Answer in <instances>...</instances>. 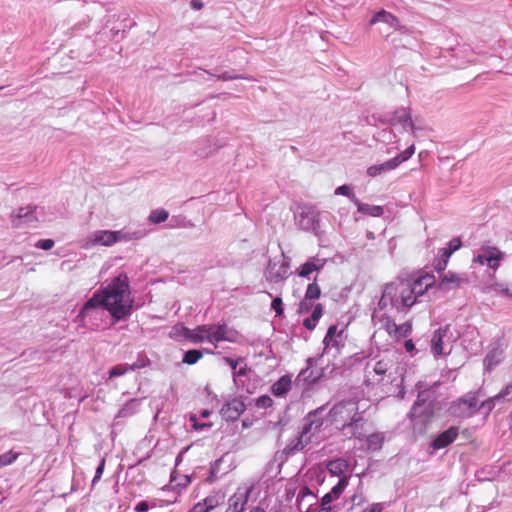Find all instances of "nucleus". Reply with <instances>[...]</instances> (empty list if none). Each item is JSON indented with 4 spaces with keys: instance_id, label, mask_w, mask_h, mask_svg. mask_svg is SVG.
I'll use <instances>...</instances> for the list:
<instances>
[{
    "instance_id": "obj_33",
    "label": "nucleus",
    "mask_w": 512,
    "mask_h": 512,
    "mask_svg": "<svg viewBox=\"0 0 512 512\" xmlns=\"http://www.w3.org/2000/svg\"><path fill=\"white\" fill-rule=\"evenodd\" d=\"M357 210L359 213L366 214L373 217H381L384 214V208L379 205H370L366 203H362L358 200V204H356Z\"/></svg>"
},
{
    "instance_id": "obj_52",
    "label": "nucleus",
    "mask_w": 512,
    "mask_h": 512,
    "mask_svg": "<svg viewBox=\"0 0 512 512\" xmlns=\"http://www.w3.org/2000/svg\"><path fill=\"white\" fill-rule=\"evenodd\" d=\"M313 311L311 314L312 320H314L316 323H318L319 319L322 317L323 314V306L322 304L318 303L317 305L313 306Z\"/></svg>"
},
{
    "instance_id": "obj_21",
    "label": "nucleus",
    "mask_w": 512,
    "mask_h": 512,
    "mask_svg": "<svg viewBox=\"0 0 512 512\" xmlns=\"http://www.w3.org/2000/svg\"><path fill=\"white\" fill-rule=\"evenodd\" d=\"M327 263L326 258L319 256L309 257L298 269V276L306 279H310V275L313 272L321 271Z\"/></svg>"
},
{
    "instance_id": "obj_7",
    "label": "nucleus",
    "mask_w": 512,
    "mask_h": 512,
    "mask_svg": "<svg viewBox=\"0 0 512 512\" xmlns=\"http://www.w3.org/2000/svg\"><path fill=\"white\" fill-rule=\"evenodd\" d=\"M290 259L281 253V258L270 259L264 271L265 279L274 284L283 283L289 277Z\"/></svg>"
},
{
    "instance_id": "obj_56",
    "label": "nucleus",
    "mask_w": 512,
    "mask_h": 512,
    "mask_svg": "<svg viewBox=\"0 0 512 512\" xmlns=\"http://www.w3.org/2000/svg\"><path fill=\"white\" fill-rule=\"evenodd\" d=\"M149 504L147 501H140L139 503H137V505L135 506L134 510L136 512H147L149 510Z\"/></svg>"
},
{
    "instance_id": "obj_14",
    "label": "nucleus",
    "mask_w": 512,
    "mask_h": 512,
    "mask_svg": "<svg viewBox=\"0 0 512 512\" xmlns=\"http://www.w3.org/2000/svg\"><path fill=\"white\" fill-rule=\"evenodd\" d=\"M390 126L400 125L403 130H410L412 134L418 129L412 120L410 110L407 108H400L396 110L393 115L387 120Z\"/></svg>"
},
{
    "instance_id": "obj_45",
    "label": "nucleus",
    "mask_w": 512,
    "mask_h": 512,
    "mask_svg": "<svg viewBox=\"0 0 512 512\" xmlns=\"http://www.w3.org/2000/svg\"><path fill=\"white\" fill-rule=\"evenodd\" d=\"M375 137H376V140H378L380 142L390 143V142H392L395 135L390 128H385V129L380 130Z\"/></svg>"
},
{
    "instance_id": "obj_9",
    "label": "nucleus",
    "mask_w": 512,
    "mask_h": 512,
    "mask_svg": "<svg viewBox=\"0 0 512 512\" xmlns=\"http://www.w3.org/2000/svg\"><path fill=\"white\" fill-rule=\"evenodd\" d=\"M414 153L415 145L412 143L402 153L396 155L395 157L383 163L369 166L367 168V175L370 177H377L395 170L400 164L410 159Z\"/></svg>"
},
{
    "instance_id": "obj_46",
    "label": "nucleus",
    "mask_w": 512,
    "mask_h": 512,
    "mask_svg": "<svg viewBox=\"0 0 512 512\" xmlns=\"http://www.w3.org/2000/svg\"><path fill=\"white\" fill-rule=\"evenodd\" d=\"M150 364L149 358L144 354H139L137 360L129 365L131 371H135L141 368H145Z\"/></svg>"
},
{
    "instance_id": "obj_28",
    "label": "nucleus",
    "mask_w": 512,
    "mask_h": 512,
    "mask_svg": "<svg viewBox=\"0 0 512 512\" xmlns=\"http://www.w3.org/2000/svg\"><path fill=\"white\" fill-rule=\"evenodd\" d=\"M298 224L305 231L316 232L319 228V221L312 210H303L298 215Z\"/></svg>"
},
{
    "instance_id": "obj_41",
    "label": "nucleus",
    "mask_w": 512,
    "mask_h": 512,
    "mask_svg": "<svg viewBox=\"0 0 512 512\" xmlns=\"http://www.w3.org/2000/svg\"><path fill=\"white\" fill-rule=\"evenodd\" d=\"M168 212L164 209H156L150 213L149 220L155 224H160L168 219Z\"/></svg>"
},
{
    "instance_id": "obj_55",
    "label": "nucleus",
    "mask_w": 512,
    "mask_h": 512,
    "mask_svg": "<svg viewBox=\"0 0 512 512\" xmlns=\"http://www.w3.org/2000/svg\"><path fill=\"white\" fill-rule=\"evenodd\" d=\"M305 497L315 498L314 494L307 487H303L300 490V492L297 496V502L300 503V501H302Z\"/></svg>"
},
{
    "instance_id": "obj_38",
    "label": "nucleus",
    "mask_w": 512,
    "mask_h": 512,
    "mask_svg": "<svg viewBox=\"0 0 512 512\" xmlns=\"http://www.w3.org/2000/svg\"><path fill=\"white\" fill-rule=\"evenodd\" d=\"M349 478H350L349 476H342V477H340L338 482H337V484L332 487L330 493L336 499H338L340 497V495L344 492V490L348 486Z\"/></svg>"
},
{
    "instance_id": "obj_31",
    "label": "nucleus",
    "mask_w": 512,
    "mask_h": 512,
    "mask_svg": "<svg viewBox=\"0 0 512 512\" xmlns=\"http://www.w3.org/2000/svg\"><path fill=\"white\" fill-rule=\"evenodd\" d=\"M140 404L141 401L139 399L133 398L128 400L118 411L115 419L131 417L139 411Z\"/></svg>"
},
{
    "instance_id": "obj_43",
    "label": "nucleus",
    "mask_w": 512,
    "mask_h": 512,
    "mask_svg": "<svg viewBox=\"0 0 512 512\" xmlns=\"http://www.w3.org/2000/svg\"><path fill=\"white\" fill-rule=\"evenodd\" d=\"M129 371H131L129 364H118L110 369L109 376L110 378L120 377L125 375Z\"/></svg>"
},
{
    "instance_id": "obj_54",
    "label": "nucleus",
    "mask_w": 512,
    "mask_h": 512,
    "mask_svg": "<svg viewBox=\"0 0 512 512\" xmlns=\"http://www.w3.org/2000/svg\"><path fill=\"white\" fill-rule=\"evenodd\" d=\"M190 421L192 422V426L193 428L196 430V431H200V430H203L205 427H211V424H207V423H198L197 421V417L195 415H192L190 417Z\"/></svg>"
},
{
    "instance_id": "obj_32",
    "label": "nucleus",
    "mask_w": 512,
    "mask_h": 512,
    "mask_svg": "<svg viewBox=\"0 0 512 512\" xmlns=\"http://www.w3.org/2000/svg\"><path fill=\"white\" fill-rule=\"evenodd\" d=\"M348 462L343 458H337L327 463V470L331 475L334 476H345V472L348 470Z\"/></svg>"
},
{
    "instance_id": "obj_2",
    "label": "nucleus",
    "mask_w": 512,
    "mask_h": 512,
    "mask_svg": "<svg viewBox=\"0 0 512 512\" xmlns=\"http://www.w3.org/2000/svg\"><path fill=\"white\" fill-rule=\"evenodd\" d=\"M433 284L434 277L429 274L386 284L372 313L373 324L379 328L392 318L388 307L406 313Z\"/></svg>"
},
{
    "instance_id": "obj_27",
    "label": "nucleus",
    "mask_w": 512,
    "mask_h": 512,
    "mask_svg": "<svg viewBox=\"0 0 512 512\" xmlns=\"http://www.w3.org/2000/svg\"><path fill=\"white\" fill-rule=\"evenodd\" d=\"M377 22H383V23L389 25L390 27L394 28L395 30L406 32V27L402 26L400 24L399 19L388 11L380 10L370 20L371 25H373Z\"/></svg>"
},
{
    "instance_id": "obj_30",
    "label": "nucleus",
    "mask_w": 512,
    "mask_h": 512,
    "mask_svg": "<svg viewBox=\"0 0 512 512\" xmlns=\"http://www.w3.org/2000/svg\"><path fill=\"white\" fill-rule=\"evenodd\" d=\"M503 357V350L500 347H495L488 351L484 358V367L485 370L491 371L495 366H497Z\"/></svg>"
},
{
    "instance_id": "obj_36",
    "label": "nucleus",
    "mask_w": 512,
    "mask_h": 512,
    "mask_svg": "<svg viewBox=\"0 0 512 512\" xmlns=\"http://www.w3.org/2000/svg\"><path fill=\"white\" fill-rule=\"evenodd\" d=\"M203 356V352L198 349H191L184 353L182 362L184 364L193 365L197 363Z\"/></svg>"
},
{
    "instance_id": "obj_48",
    "label": "nucleus",
    "mask_w": 512,
    "mask_h": 512,
    "mask_svg": "<svg viewBox=\"0 0 512 512\" xmlns=\"http://www.w3.org/2000/svg\"><path fill=\"white\" fill-rule=\"evenodd\" d=\"M350 500H351V503L353 506H360L366 502V498L361 489H359L356 493H354L351 496Z\"/></svg>"
},
{
    "instance_id": "obj_11",
    "label": "nucleus",
    "mask_w": 512,
    "mask_h": 512,
    "mask_svg": "<svg viewBox=\"0 0 512 512\" xmlns=\"http://www.w3.org/2000/svg\"><path fill=\"white\" fill-rule=\"evenodd\" d=\"M205 342L214 344L221 341L234 343L238 340V332L226 324H206Z\"/></svg>"
},
{
    "instance_id": "obj_47",
    "label": "nucleus",
    "mask_w": 512,
    "mask_h": 512,
    "mask_svg": "<svg viewBox=\"0 0 512 512\" xmlns=\"http://www.w3.org/2000/svg\"><path fill=\"white\" fill-rule=\"evenodd\" d=\"M220 465L221 460H216L211 464L210 473L209 476L207 477L208 482H214L218 478L217 474L219 472Z\"/></svg>"
},
{
    "instance_id": "obj_50",
    "label": "nucleus",
    "mask_w": 512,
    "mask_h": 512,
    "mask_svg": "<svg viewBox=\"0 0 512 512\" xmlns=\"http://www.w3.org/2000/svg\"><path fill=\"white\" fill-rule=\"evenodd\" d=\"M271 309L275 311L277 316L283 314V303L280 297H276L272 300Z\"/></svg>"
},
{
    "instance_id": "obj_12",
    "label": "nucleus",
    "mask_w": 512,
    "mask_h": 512,
    "mask_svg": "<svg viewBox=\"0 0 512 512\" xmlns=\"http://www.w3.org/2000/svg\"><path fill=\"white\" fill-rule=\"evenodd\" d=\"M366 421L363 417L362 412H358L355 417L351 418L350 421L343 425L341 431L343 436L348 439L353 437L357 439H363L366 437V429H365Z\"/></svg>"
},
{
    "instance_id": "obj_53",
    "label": "nucleus",
    "mask_w": 512,
    "mask_h": 512,
    "mask_svg": "<svg viewBox=\"0 0 512 512\" xmlns=\"http://www.w3.org/2000/svg\"><path fill=\"white\" fill-rule=\"evenodd\" d=\"M272 404H273V400L267 395H263V396L259 397L257 400V406L261 407V408L271 407Z\"/></svg>"
},
{
    "instance_id": "obj_13",
    "label": "nucleus",
    "mask_w": 512,
    "mask_h": 512,
    "mask_svg": "<svg viewBox=\"0 0 512 512\" xmlns=\"http://www.w3.org/2000/svg\"><path fill=\"white\" fill-rule=\"evenodd\" d=\"M344 330L338 329L337 325H331L323 339L324 353L334 349L338 353L344 346Z\"/></svg>"
},
{
    "instance_id": "obj_64",
    "label": "nucleus",
    "mask_w": 512,
    "mask_h": 512,
    "mask_svg": "<svg viewBox=\"0 0 512 512\" xmlns=\"http://www.w3.org/2000/svg\"><path fill=\"white\" fill-rule=\"evenodd\" d=\"M217 78L220 79V80L228 81V80L237 79V78H239V76L232 75L229 72H224V73L218 75Z\"/></svg>"
},
{
    "instance_id": "obj_51",
    "label": "nucleus",
    "mask_w": 512,
    "mask_h": 512,
    "mask_svg": "<svg viewBox=\"0 0 512 512\" xmlns=\"http://www.w3.org/2000/svg\"><path fill=\"white\" fill-rule=\"evenodd\" d=\"M54 246L52 239H41L35 243V247L43 250H49Z\"/></svg>"
},
{
    "instance_id": "obj_62",
    "label": "nucleus",
    "mask_w": 512,
    "mask_h": 512,
    "mask_svg": "<svg viewBox=\"0 0 512 512\" xmlns=\"http://www.w3.org/2000/svg\"><path fill=\"white\" fill-rule=\"evenodd\" d=\"M303 325L306 329L313 330L316 327L317 323L314 320H312L311 317H308L304 319Z\"/></svg>"
},
{
    "instance_id": "obj_34",
    "label": "nucleus",
    "mask_w": 512,
    "mask_h": 512,
    "mask_svg": "<svg viewBox=\"0 0 512 512\" xmlns=\"http://www.w3.org/2000/svg\"><path fill=\"white\" fill-rule=\"evenodd\" d=\"M460 282L461 278L457 274L453 272H448L441 277L440 286L443 289H452L454 287L459 286Z\"/></svg>"
},
{
    "instance_id": "obj_29",
    "label": "nucleus",
    "mask_w": 512,
    "mask_h": 512,
    "mask_svg": "<svg viewBox=\"0 0 512 512\" xmlns=\"http://www.w3.org/2000/svg\"><path fill=\"white\" fill-rule=\"evenodd\" d=\"M291 387V376L283 375L271 386V393L276 397H283L290 391Z\"/></svg>"
},
{
    "instance_id": "obj_10",
    "label": "nucleus",
    "mask_w": 512,
    "mask_h": 512,
    "mask_svg": "<svg viewBox=\"0 0 512 512\" xmlns=\"http://www.w3.org/2000/svg\"><path fill=\"white\" fill-rule=\"evenodd\" d=\"M322 357L320 355L318 358L310 357L307 359L306 368L302 369L297 375L294 385L297 387H301L302 389H307L309 386L315 384L319 379L323 376V370L317 369V362Z\"/></svg>"
},
{
    "instance_id": "obj_3",
    "label": "nucleus",
    "mask_w": 512,
    "mask_h": 512,
    "mask_svg": "<svg viewBox=\"0 0 512 512\" xmlns=\"http://www.w3.org/2000/svg\"><path fill=\"white\" fill-rule=\"evenodd\" d=\"M485 396L486 394L482 389L469 391L453 401L450 405L449 411L451 415L459 418H469L480 410L484 412L481 399Z\"/></svg>"
},
{
    "instance_id": "obj_5",
    "label": "nucleus",
    "mask_w": 512,
    "mask_h": 512,
    "mask_svg": "<svg viewBox=\"0 0 512 512\" xmlns=\"http://www.w3.org/2000/svg\"><path fill=\"white\" fill-rule=\"evenodd\" d=\"M392 366L393 361L388 355L368 360L364 368L365 384L374 386L381 383Z\"/></svg>"
},
{
    "instance_id": "obj_35",
    "label": "nucleus",
    "mask_w": 512,
    "mask_h": 512,
    "mask_svg": "<svg viewBox=\"0 0 512 512\" xmlns=\"http://www.w3.org/2000/svg\"><path fill=\"white\" fill-rule=\"evenodd\" d=\"M384 437L381 433H372L366 436V443L369 450L377 451L383 445Z\"/></svg>"
},
{
    "instance_id": "obj_61",
    "label": "nucleus",
    "mask_w": 512,
    "mask_h": 512,
    "mask_svg": "<svg viewBox=\"0 0 512 512\" xmlns=\"http://www.w3.org/2000/svg\"><path fill=\"white\" fill-rule=\"evenodd\" d=\"M383 510L382 503H374L370 508L364 509L362 512H381Z\"/></svg>"
},
{
    "instance_id": "obj_19",
    "label": "nucleus",
    "mask_w": 512,
    "mask_h": 512,
    "mask_svg": "<svg viewBox=\"0 0 512 512\" xmlns=\"http://www.w3.org/2000/svg\"><path fill=\"white\" fill-rule=\"evenodd\" d=\"M379 329L385 330L390 336H393L397 339L406 338L412 332V323L411 321H406L400 325H397L391 318L388 321H385V323L382 324Z\"/></svg>"
},
{
    "instance_id": "obj_63",
    "label": "nucleus",
    "mask_w": 512,
    "mask_h": 512,
    "mask_svg": "<svg viewBox=\"0 0 512 512\" xmlns=\"http://www.w3.org/2000/svg\"><path fill=\"white\" fill-rule=\"evenodd\" d=\"M189 512H211L207 507L198 502Z\"/></svg>"
},
{
    "instance_id": "obj_18",
    "label": "nucleus",
    "mask_w": 512,
    "mask_h": 512,
    "mask_svg": "<svg viewBox=\"0 0 512 512\" xmlns=\"http://www.w3.org/2000/svg\"><path fill=\"white\" fill-rule=\"evenodd\" d=\"M244 411L245 404L241 400L234 398L222 406L220 414L227 422H234Z\"/></svg>"
},
{
    "instance_id": "obj_57",
    "label": "nucleus",
    "mask_w": 512,
    "mask_h": 512,
    "mask_svg": "<svg viewBox=\"0 0 512 512\" xmlns=\"http://www.w3.org/2000/svg\"><path fill=\"white\" fill-rule=\"evenodd\" d=\"M336 499L330 492L326 493L321 499V505L330 507L329 504Z\"/></svg>"
},
{
    "instance_id": "obj_37",
    "label": "nucleus",
    "mask_w": 512,
    "mask_h": 512,
    "mask_svg": "<svg viewBox=\"0 0 512 512\" xmlns=\"http://www.w3.org/2000/svg\"><path fill=\"white\" fill-rule=\"evenodd\" d=\"M334 194L335 195L346 196V197H348L351 200V202L353 204H355V205L358 204V200L359 199L354 194L353 189H352V187L350 185L344 184V185H341V186L337 187L335 189V191H334Z\"/></svg>"
},
{
    "instance_id": "obj_20",
    "label": "nucleus",
    "mask_w": 512,
    "mask_h": 512,
    "mask_svg": "<svg viewBox=\"0 0 512 512\" xmlns=\"http://www.w3.org/2000/svg\"><path fill=\"white\" fill-rule=\"evenodd\" d=\"M320 295H321V290H320V287L317 284L316 279H315L312 283L308 284V286L306 288L305 296L299 304L298 312L300 314L308 313L313 307L312 302L314 300L318 299L320 297Z\"/></svg>"
},
{
    "instance_id": "obj_6",
    "label": "nucleus",
    "mask_w": 512,
    "mask_h": 512,
    "mask_svg": "<svg viewBox=\"0 0 512 512\" xmlns=\"http://www.w3.org/2000/svg\"><path fill=\"white\" fill-rule=\"evenodd\" d=\"M359 412L358 402L353 399L343 400L335 405L325 414L328 420L342 429L343 425L355 417Z\"/></svg>"
},
{
    "instance_id": "obj_49",
    "label": "nucleus",
    "mask_w": 512,
    "mask_h": 512,
    "mask_svg": "<svg viewBox=\"0 0 512 512\" xmlns=\"http://www.w3.org/2000/svg\"><path fill=\"white\" fill-rule=\"evenodd\" d=\"M105 468V458H102L96 468L94 478L92 480V485H95L102 477Z\"/></svg>"
},
{
    "instance_id": "obj_15",
    "label": "nucleus",
    "mask_w": 512,
    "mask_h": 512,
    "mask_svg": "<svg viewBox=\"0 0 512 512\" xmlns=\"http://www.w3.org/2000/svg\"><path fill=\"white\" fill-rule=\"evenodd\" d=\"M122 235L123 233L121 231L98 230L90 235L88 244L111 246L121 241L123 239Z\"/></svg>"
},
{
    "instance_id": "obj_16",
    "label": "nucleus",
    "mask_w": 512,
    "mask_h": 512,
    "mask_svg": "<svg viewBox=\"0 0 512 512\" xmlns=\"http://www.w3.org/2000/svg\"><path fill=\"white\" fill-rule=\"evenodd\" d=\"M448 332V326L440 327L434 331L433 336L431 338V352L435 357L446 355L450 352H446L445 350L447 346Z\"/></svg>"
},
{
    "instance_id": "obj_25",
    "label": "nucleus",
    "mask_w": 512,
    "mask_h": 512,
    "mask_svg": "<svg viewBox=\"0 0 512 512\" xmlns=\"http://www.w3.org/2000/svg\"><path fill=\"white\" fill-rule=\"evenodd\" d=\"M207 331L206 325L197 326L194 329H189L184 326L174 327V332L179 336L191 341L192 343L205 342V332Z\"/></svg>"
},
{
    "instance_id": "obj_58",
    "label": "nucleus",
    "mask_w": 512,
    "mask_h": 512,
    "mask_svg": "<svg viewBox=\"0 0 512 512\" xmlns=\"http://www.w3.org/2000/svg\"><path fill=\"white\" fill-rule=\"evenodd\" d=\"M247 371H248L247 366L240 367L239 369H236V370L233 372V378H234V381L236 382L238 377L245 376V375L247 374Z\"/></svg>"
},
{
    "instance_id": "obj_39",
    "label": "nucleus",
    "mask_w": 512,
    "mask_h": 512,
    "mask_svg": "<svg viewBox=\"0 0 512 512\" xmlns=\"http://www.w3.org/2000/svg\"><path fill=\"white\" fill-rule=\"evenodd\" d=\"M450 256H445V253L439 250L438 256L433 262V267L437 272H443L449 262Z\"/></svg>"
},
{
    "instance_id": "obj_40",
    "label": "nucleus",
    "mask_w": 512,
    "mask_h": 512,
    "mask_svg": "<svg viewBox=\"0 0 512 512\" xmlns=\"http://www.w3.org/2000/svg\"><path fill=\"white\" fill-rule=\"evenodd\" d=\"M20 453L12 450L0 455V468L6 467L14 463L19 457Z\"/></svg>"
},
{
    "instance_id": "obj_4",
    "label": "nucleus",
    "mask_w": 512,
    "mask_h": 512,
    "mask_svg": "<svg viewBox=\"0 0 512 512\" xmlns=\"http://www.w3.org/2000/svg\"><path fill=\"white\" fill-rule=\"evenodd\" d=\"M326 405L310 411L303 419V427L293 449L303 450L324 424Z\"/></svg>"
},
{
    "instance_id": "obj_8",
    "label": "nucleus",
    "mask_w": 512,
    "mask_h": 512,
    "mask_svg": "<svg viewBox=\"0 0 512 512\" xmlns=\"http://www.w3.org/2000/svg\"><path fill=\"white\" fill-rule=\"evenodd\" d=\"M435 391L433 389H424L419 391L417 400L413 404L409 417L412 421L420 418L429 419L433 414L432 402Z\"/></svg>"
},
{
    "instance_id": "obj_1",
    "label": "nucleus",
    "mask_w": 512,
    "mask_h": 512,
    "mask_svg": "<svg viewBox=\"0 0 512 512\" xmlns=\"http://www.w3.org/2000/svg\"><path fill=\"white\" fill-rule=\"evenodd\" d=\"M132 307L129 279L125 273H121L94 292L82 306L76 321L84 327H99L105 310L115 321H120L131 315Z\"/></svg>"
},
{
    "instance_id": "obj_23",
    "label": "nucleus",
    "mask_w": 512,
    "mask_h": 512,
    "mask_svg": "<svg viewBox=\"0 0 512 512\" xmlns=\"http://www.w3.org/2000/svg\"><path fill=\"white\" fill-rule=\"evenodd\" d=\"M510 401H512V384L506 385V387L495 396L486 400H482L484 414L488 415L494 409L497 403Z\"/></svg>"
},
{
    "instance_id": "obj_22",
    "label": "nucleus",
    "mask_w": 512,
    "mask_h": 512,
    "mask_svg": "<svg viewBox=\"0 0 512 512\" xmlns=\"http://www.w3.org/2000/svg\"><path fill=\"white\" fill-rule=\"evenodd\" d=\"M36 207L28 205L25 207H21L17 210L15 214L12 215V224L14 227L18 228L22 225H31L32 223L37 222V217L35 215Z\"/></svg>"
},
{
    "instance_id": "obj_44",
    "label": "nucleus",
    "mask_w": 512,
    "mask_h": 512,
    "mask_svg": "<svg viewBox=\"0 0 512 512\" xmlns=\"http://www.w3.org/2000/svg\"><path fill=\"white\" fill-rule=\"evenodd\" d=\"M222 498L217 495H209L204 498L200 503L207 507L210 511L218 507L221 503Z\"/></svg>"
},
{
    "instance_id": "obj_24",
    "label": "nucleus",
    "mask_w": 512,
    "mask_h": 512,
    "mask_svg": "<svg viewBox=\"0 0 512 512\" xmlns=\"http://www.w3.org/2000/svg\"><path fill=\"white\" fill-rule=\"evenodd\" d=\"M458 435L459 428L456 426H451L434 438V440L431 442V447L434 450L444 449L450 444H452L456 440Z\"/></svg>"
},
{
    "instance_id": "obj_26",
    "label": "nucleus",
    "mask_w": 512,
    "mask_h": 512,
    "mask_svg": "<svg viewBox=\"0 0 512 512\" xmlns=\"http://www.w3.org/2000/svg\"><path fill=\"white\" fill-rule=\"evenodd\" d=\"M478 251L487 258V265L494 271L499 268L505 256V253L500 251L497 247L490 245H482Z\"/></svg>"
},
{
    "instance_id": "obj_59",
    "label": "nucleus",
    "mask_w": 512,
    "mask_h": 512,
    "mask_svg": "<svg viewBox=\"0 0 512 512\" xmlns=\"http://www.w3.org/2000/svg\"><path fill=\"white\" fill-rule=\"evenodd\" d=\"M473 262L478 263L480 265H484L487 264V258L484 255H482V253L477 251V254L473 258Z\"/></svg>"
},
{
    "instance_id": "obj_42",
    "label": "nucleus",
    "mask_w": 512,
    "mask_h": 512,
    "mask_svg": "<svg viewBox=\"0 0 512 512\" xmlns=\"http://www.w3.org/2000/svg\"><path fill=\"white\" fill-rule=\"evenodd\" d=\"M462 246V242L460 240V238H453L451 239L448 243H447V246L446 247H443L441 248L440 250L442 252L445 253V256H450L455 252L457 251L458 249H460V247Z\"/></svg>"
},
{
    "instance_id": "obj_17",
    "label": "nucleus",
    "mask_w": 512,
    "mask_h": 512,
    "mask_svg": "<svg viewBox=\"0 0 512 512\" xmlns=\"http://www.w3.org/2000/svg\"><path fill=\"white\" fill-rule=\"evenodd\" d=\"M252 488L237 489V491L228 499V506L225 512H244Z\"/></svg>"
},
{
    "instance_id": "obj_60",
    "label": "nucleus",
    "mask_w": 512,
    "mask_h": 512,
    "mask_svg": "<svg viewBox=\"0 0 512 512\" xmlns=\"http://www.w3.org/2000/svg\"><path fill=\"white\" fill-rule=\"evenodd\" d=\"M223 360L226 364H228L231 367L233 372L237 369L239 360L230 357H224Z\"/></svg>"
}]
</instances>
